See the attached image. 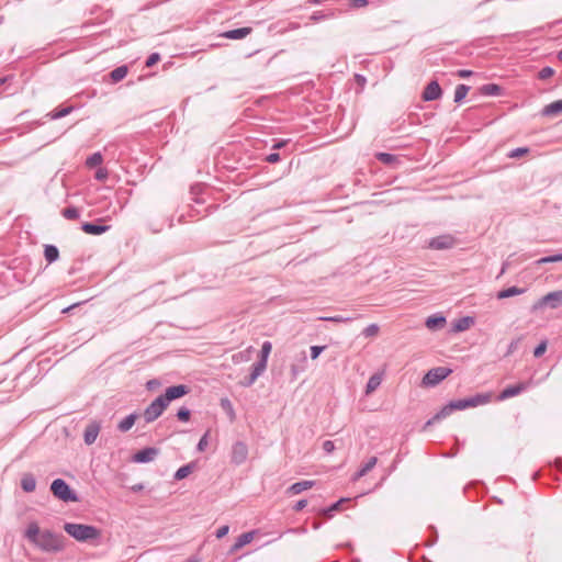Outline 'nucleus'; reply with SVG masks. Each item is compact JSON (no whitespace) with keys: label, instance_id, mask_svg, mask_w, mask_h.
I'll return each mask as SVG.
<instances>
[{"label":"nucleus","instance_id":"29","mask_svg":"<svg viewBox=\"0 0 562 562\" xmlns=\"http://www.w3.org/2000/svg\"><path fill=\"white\" fill-rule=\"evenodd\" d=\"M382 382V374L381 373H374L372 374L366 385V394L369 395L372 392H374Z\"/></svg>","mask_w":562,"mask_h":562},{"label":"nucleus","instance_id":"18","mask_svg":"<svg viewBox=\"0 0 562 562\" xmlns=\"http://www.w3.org/2000/svg\"><path fill=\"white\" fill-rule=\"evenodd\" d=\"M446 317L441 314H434L427 317L426 327L430 330H438L442 328L446 324Z\"/></svg>","mask_w":562,"mask_h":562},{"label":"nucleus","instance_id":"22","mask_svg":"<svg viewBox=\"0 0 562 562\" xmlns=\"http://www.w3.org/2000/svg\"><path fill=\"white\" fill-rule=\"evenodd\" d=\"M378 462L376 457H371L367 460L364 464L361 465V468L353 474L352 480L357 481L360 477L364 476L369 471H371Z\"/></svg>","mask_w":562,"mask_h":562},{"label":"nucleus","instance_id":"48","mask_svg":"<svg viewBox=\"0 0 562 562\" xmlns=\"http://www.w3.org/2000/svg\"><path fill=\"white\" fill-rule=\"evenodd\" d=\"M160 60V55L159 53H153L150 54L146 61H145V65L146 67H153L154 65H156L158 61Z\"/></svg>","mask_w":562,"mask_h":562},{"label":"nucleus","instance_id":"26","mask_svg":"<svg viewBox=\"0 0 562 562\" xmlns=\"http://www.w3.org/2000/svg\"><path fill=\"white\" fill-rule=\"evenodd\" d=\"M560 112H562V99L557 100V101L546 105L542 109L541 113L544 116H554V115L559 114Z\"/></svg>","mask_w":562,"mask_h":562},{"label":"nucleus","instance_id":"54","mask_svg":"<svg viewBox=\"0 0 562 562\" xmlns=\"http://www.w3.org/2000/svg\"><path fill=\"white\" fill-rule=\"evenodd\" d=\"M221 406L227 411L228 413H231L233 416H234V411H233V406H232V403L228 398H222L221 400Z\"/></svg>","mask_w":562,"mask_h":562},{"label":"nucleus","instance_id":"30","mask_svg":"<svg viewBox=\"0 0 562 562\" xmlns=\"http://www.w3.org/2000/svg\"><path fill=\"white\" fill-rule=\"evenodd\" d=\"M44 257L47 263H53L59 258V250L55 245H45Z\"/></svg>","mask_w":562,"mask_h":562},{"label":"nucleus","instance_id":"49","mask_svg":"<svg viewBox=\"0 0 562 562\" xmlns=\"http://www.w3.org/2000/svg\"><path fill=\"white\" fill-rule=\"evenodd\" d=\"M207 437H209V432H205L199 440L198 442V446H196V450L202 452L205 450L206 446H207Z\"/></svg>","mask_w":562,"mask_h":562},{"label":"nucleus","instance_id":"24","mask_svg":"<svg viewBox=\"0 0 562 562\" xmlns=\"http://www.w3.org/2000/svg\"><path fill=\"white\" fill-rule=\"evenodd\" d=\"M21 487L26 493H31L36 488V480L32 473L23 474L21 479Z\"/></svg>","mask_w":562,"mask_h":562},{"label":"nucleus","instance_id":"33","mask_svg":"<svg viewBox=\"0 0 562 562\" xmlns=\"http://www.w3.org/2000/svg\"><path fill=\"white\" fill-rule=\"evenodd\" d=\"M335 16H336L335 10H329L328 12L315 11L310 16V20L313 21V22H321L323 20L333 19Z\"/></svg>","mask_w":562,"mask_h":562},{"label":"nucleus","instance_id":"6","mask_svg":"<svg viewBox=\"0 0 562 562\" xmlns=\"http://www.w3.org/2000/svg\"><path fill=\"white\" fill-rule=\"evenodd\" d=\"M168 407L165 401L159 395L156 397L144 411V419L147 424L155 422Z\"/></svg>","mask_w":562,"mask_h":562},{"label":"nucleus","instance_id":"47","mask_svg":"<svg viewBox=\"0 0 562 562\" xmlns=\"http://www.w3.org/2000/svg\"><path fill=\"white\" fill-rule=\"evenodd\" d=\"M529 151V148L528 147H517L515 149H513L510 153H509V157L510 158H518V157H521L524 156L525 154H527Z\"/></svg>","mask_w":562,"mask_h":562},{"label":"nucleus","instance_id":"40","mask_svg":"<svg viewBox=\"0 0 562 562\" xmlns=\"http://www.w3.org/2000/svg\"><path fill=\"white\" fill-rule=\"evenodd\" d=\"M376 158L379 161L385 165H391L397 159L395 155L390 153H379L376 154Z\"/></svg>","mask_w":562,"mask_h":562},{"label":"nucleus","instance_id":"39","mask_svg":"<svg viewBox=\"0 0 562 562\" xmlns=\"http://www.w3.org/2000/svg\"><path fill=\"white\" fill-rule=\"evenodd\" d=\"M562 261V254H555L547 257H542L537 260V265H546Z\"/></svg>","mask_w":562,"mask_h":562},{"label":"nucleus","instance_id":"38","mask_svg":"<svg viewBox=\"0 0 562 562\" xmlns=\"http://www.w3.org/2000/svg\"><path fill=\"white\" fill-rule=\"evenodd\" d=\"M61 215L67 220H77L80 216V212L76 206H69L61 211Z\"/></svg>","mask_w":562,"mask_h":562},{"label":"nucleus","instance_id":"53","mask_svg":"<svg viewBox=\"0 0 562 562\" xmlns=\"http://www.w3.org/2000/svg\"><path fill=\"white\" fill-rule=\"evenodd\" d=\"M323 450L326 452V453H331L334 450H335V442L331 441V440H325L323 442Z\"/></svg>","mask_w":562,"mask_h":562},{"label":"nucleus","instance_id":"32","mask_svg":"<svg viewBox=\"0 0 562 562\" xmlns=\"http://www.w3.org/2000/svg\"><path fill=\"white\" fill-rule=\"evenodd\" d=\"M127 72H128V67L126 65H122V66L114 68L110 72L109 76H110L112 82L115 83V82L123 80L126 77Z\"/></svg>","mask_w":562,"mask_h":562},{"label":"nucleus","instance_id":"60","mask_svg":"<svg viewBox=\"0 0 562 562\" xmlns=\"http://www.w3.org/2000/svg\"><path fill=\"white\" fill-rule=\"evenodd\" d=\"M288 139H280L272 145V149L277 150L284 147L288 144Z\"/></svg>","mask_w":562,"mask_h":562},{"label":"nucleus","instance_id":"3","mask_svg":"<svg viewBox=\"0 0 562 562\" xmlns=\"http://www.w3.org/2000/svg\"><path fill=\"white\" fill-rule=\"evenodd\" d=\"M50 492L53 495L65 503L78 502L77 493L64 479H55L50 484Z\"/></svg>","mask_w":562,"mask_h":562},{"label":"nucleus","instance_id":"10","mask_svg":"<svg viewBox=\"0 0 562 562\" xmlns=\"http://www.w3.org/2000/svg\"><path fill=\"white\" fill-rule=\"evenodd\" d=\"M562 305V291L549 292L542 296L533 306V308H540L549 306L551 308H559Z\"/></svg>","mask_w":562,"mask_h":562},{"label":"nucleus","instance_id":"51","mask_svg":"<svg viewBox=\"0 0 562 562\" xmlns=\"http://www.w3.org/2000/svg\"><path fill=\"white\" fill-rule=\"evenodd\" d=\"M324 349H325L324 346H312L311 347V358L313 360L317 359Z\"/></svg>","mask_w":562,"mask_h":562},{"label":"nucleus","instance_id":"56","mask_svg":"<svg viewBox=\"0 0 562 562\" xmlns=\"http://www.w3.org/2000/svg\"><path fill=\"white\" fill-rule=\"evenodd\" d=\"M349 1H350V7L355 8V9L363 8V7L368 5V3H369L368 0H349Z\"/></svg>","mask_w":562,"mask_h":562},{"label":"nucleus","instance_id":"41","mask_svg":"<svg viewBox=\"0 0 562 562\" xmlns=\"http://www.w3.org/2000/svg\"><path fill=\"white\" fill-rule=\"evenodd\" d=\"M322 321L326 322H333V323H348L353 319V317L350 316H344V315H335V316H328V317H321Z\"/></svg>","mask_w":562,"mask_h":562},{"label":"nucleus","instance_id":"8","mask_svg":"<svg viewBox=\"0 0 562 562\" xmlns=\"http://www.w3.org/2000/svg\"><path fill=\"white\" fill-rule=\"evenodd\" d=\"M189 392L190 387L188 385L178 384L167 387L165 393L160 394V396L165 401V403L169 405L172 401L189 394Z\"/></svg>","mask_w":562,"mask_h":562},{"label":"nucleus","instance_id":"14","mask_svg":"<svg viewBox=\"0 0 562 562\" xmlns=\"http://www.w3.org/2000/svg\"><path fill=\"white\" fill-rule=\"evenodd\" d=\"M81 229L89 235H101L110 229V225L101 223V220L97 222H85L81 224Z\"/></svg>","mask_w":562,"mask_h":562},{"label":"nucleus","instance_id":"1","mask_svg":"<svg viewBox=\"0 0 562 562\" xmlns=\"http://www.w3.org/2000/svg\"><path fill=\"white\" fill-rule=\"evenodd\" d=\"M25 538L43 552L56 553L64 550V536L52 530H41L36 522H30Z\"/></svg>","mask_w":562,"mask_h":562},{"label":"nucleus","instance_id":"12","mask_svg":"<svg viewBox=\"0 0 562 562\" xmlns=\"http://www.w3.org/2000/svg\"><path fill=\"white\" fill-rule=\"evenodd\" d=\"M159 454V449L156 447H146L138 450L132 457V461L135 463H148L151 462Z\"/></svg>","mask_w":562,"mask_h":562},{"label":"nucleus","instance_id":"11","mask_svg":"<svg viewBox=\"0 0 562 562\" xmlns=\"http://www.w3.org/2000/svg\"><path fill=\"white\" fill-rule=\"evenodd\" d=\"M248 457V447L244 441H236L232 447L231 461L235 465L243 464Z\"/></svg>","mask_w":562,"mask_h":562},{"label":"nucleus","instance_id":"46","mask_svg":"<svg viewBox=\"0 0 562 562\" xmlns=\"http://www.w3.org/2000/svg\"><path fill=\"white\" fill-rule=\"evenodd\" d=\"M547 346H548L547 340H542V341H541V342H540V344H539V345L533 349V356H535L536 358L541 357V356L546 352V350H547Z\"/></svg>","mask_w":562,"mask_h":562},{"label":"nucleus","instance_id":"63","mask_svg":"<svg viewBox=\"0 0 562 562\" xmlns=\"http://www.w3.org/2000/svg\"><path fill=\"white\" fill-rule=\"evenodd\" d=\"M159 384H160L159 381L154 379V380H149L146 385H147L148 390H153L154 387L158 386Z\"/></svg>","mask_w":562,"mask_h":562},{"label":"nucleus","instance_id":"50","mask_svg":"<svg viewBox=\"0 0 562 562\" xmlns=\"http://www.w3.org/2000/svg\"><path fill=\"white\" fill-rule=\"evenodd\" d=\"M108 176H109V172L106 169L104 168H99L95 173H94V178L98 180V181H104L108 179Z\"/></svg>","mask_w":562,"mask_h":562},{"label":"nucleus","instance_id":"28","mask_svg":"<svg viewBox=\"0 0 562 562\" xmlns=\"http://www.w3.org/2000/svg\"><path fill=\"white\" fill-rule=\"evenodd\" d=\"M348 501H349V498L342 497V498L338 499L337 502L333 503L330 506L322 508L319 510V514L327 518H331L334 516V513L340 509L341 504L345 502H348Z\"/></svg>","mask_w":562,"mask_h":562},{"label":"nucleus","instance_id":"25","mask_svg":"<svg viewBox=\"0 0 562 562\" xmlns=\"http://www.w3.org/2000/svg\"><path fill=\"white\" fill-rule=\"evenodd\" d=\"M526 289L518 288V286H509L507 289H503L499 292H497L496 297L498 300L508 299L515 295H520L525 293Z\"/></svg>","mask_w":562,"mask_h":562},{"label":"nucleus","instance_id":"52","mask_svg":"<svg viewBox=\"0 0 562 562\" xmlns=\"http://www.w3.org/2000/svg\"><path fill=\"white\" fill-rule=\"evenodd\" d=\"M257 379L258 378H254L252 373L250 372L248 376L240 381V385L244 387H249L256 382Z\"/></svg>","mask_w":562,"mask_h":562},{"label":"nucleus","instance_id":"58","mask_svg":"<svg viewBox=\"0 0 562 562\" xmlns=\"http://www.w3.org/2000/svg\"><path fill=\"white\" fill-rule=\"evenodd\" d=\"M229 531V526L224 525L216 530V538L221 539L225 537Z\"/></svg>","mask_w":562,"mask_h":562},{"label":"nucleus","instance_id":"34","mask_svg":"<svg viewBox=\"0 0 562 562\" xmlns=\"http://www.w3.org/2000/svg\"><path fill=\"white\" fill-rule=\"evenodd\" d=\"M74 111V106H65L60 109H55L54 111L49 112L47 116L50 120H58L61 119L68 114H70Z\"/></svg>","mask_w":562,"mask_h":562},{"label":"nucleus","instance_id":"57","mask_svg":"<svg viewBox=\"0 0 562 562\" xmlns=\"http://www.w3.org/2000/svg\"><path fill=\"white\" fill-rule=\"evenodd\" d=\"M429 529L431 530L432 536H431L430 540L428 541L427 546L431 547L438 541V532L434 526H429Z\"/></svg>","mask_w":562,"mask_h":562},{"label":"nucleus","instance_id":"62","mask_svg":"<svg viewBox=\"0 0 562 562\" xmlns=\"http://www.w3.org/2000/svg\"><path fill=\"white\" fill-rule=\"evenodd\" d=\"M472 70H469V69H461L458 71V76L461 77V78H468L470 76H472Z\"/></svg>","mask_w":562,"mask_h":562},{"label":"nucleus","instance_id":"59","mask_svg":"<svg viewBox=\"0 0 562 562\" xmlns=\"http://www.w3.org/2000/svg\"><path fill=\"white\" fill-rule=\"evenodd\" d=\"M307 505L306 499H300L293 505V510L301 512L303 508H305Z\"/></svg>","mask_w":562,"mask_h":562},{"label":"nucleus","instance_id":"64","mask_svg":"<svg viewBox=\"0 0 562 562\" xmlns=\"http://www.w3.org/2000/svg\"><path fill=\"white\" fill-rule=\"evenodd\" d=\"M554 463L557 469L562 472V458H557Z\"/></svg>","mask_w":562,"mask_h":562},{"label":"nucleus","instance_id":"31","mask_svg":"<svg viewBox=\"0 0 562 562\" xmlns=\"http://www.w3.org/2000/svg\"><path fill=\"white\" fill-rule=\"evenodd\" d=\"M194 468H195L194 462H190L188 464L180 467L173 474V479L176 481H181V480L186 479L189 474L192 473Z\"/></svg>","mask_w":562,"mask_h":562},{"label":"nucleus","instance_id":"9","mask_svg":"<svg viewBox=\"0 0 562 562\" xmlns=\"http://www.w3.org/2000/svg\"><path fill=\"white\" fill-rule=\"evenodd\" d=\"M532 385V380L526 382H519L517 384L506 386L499 394L498 400L505 401L507 398L517 396L522 392L527 391Z\"/></svg>","mask_w":562,"mask_h":562},{"label":"nucleus","instance_id":"15","mask_svg":"<svg viewBox=\"0 0 562 562\" xmlns=\"http://www.w3.org/2000/svg\"><path fill=\"white\" fill-rule=\"evenodd\" d=\"M99 431H100V425L98 423L92 422L89 425H87L85 432H83L85 443L88 446L94 443V441L97 440V437L99 435Z\"/></svg>","mask_w":562,"mask_h":562},{"label":"nucleus","instance_id":"16","mask_svg":"<svg viewBox=\"0 0 562 562\" xmlns=\"http://www.w3.org/2000/svg\"><path fill=\"white\" fill-rule=\"evenodd\" d=\"M315 485V481L304 480L293 483L286 488L288 495H297Z\"/></svg>","mask_w":562,"mask_h":562},{"label":"nucleus","instance_id":"61","mask_svg":"<svg viewBox=\"0 0 562 562\" xmlns=\"http://www.w3.org/2000/svg\"><path fill=\"white\" fill-rule=\"evenodd\" d=\"M518 342H519V340H513V341L508 345L507 355L513 353V352L517 349V347H518Z\"/></svg>","mask_w":562,"mask_h":562},{"label":"nucleus","instance_id":"7","mask_svg":"<svg viewBox=\"0 0 562 562\" xmlns=\"http://www.w3.org/2000/svg\"><path fill=\"white\" fill-rule=\"evenodd\" d=\"M456 244L457 239L454 236L450 234H443L429 239L428 247L435 250H446L451 249Z\"/></svg>","mask_w":562,"mask_h":562},{"label":"nucleus","instance_id":"55","mask_svg":"<svg viewBox=\"0 0 562 562\" xmlns=\"http://www.w3.org/2000/svg\"><path fill=\"white\" fill-rule=\"evenodd\" d=\"M265 160L269 164H276L280 161V154L279 153H271L266 156Z\"/></svg>","mask_w":562,"mask_h":562},{"label":"nucleus","instance_id":"17","mask_svg":"<svg viewBox=\"0 0 562 562\" xmlns=\"http://www.w3.org/2000/svg\"><path fill=\"white\" fill-rule=\"evenodd\" d=\"M252 32V29L249 26L234 29L229 31H225L221 34L222 37L227 40H241L245 38Z\"/></svg>","mask_w":562,"mask_h":562},{"label":"nucleus","instance_id":"36","mask_svg":"<svg viewBox=\"0 0 562 562\" xmlns=\"http://www.w3.org/2000/svg\"><path fill=\"white\" fill-rule=\"evenodd\" d=\"M267 361L258 359L257 362H255L251 367V373L254 378H259L267 368Z\"/></svg>","mask_w":562,"mask_h":562},{"label":"nucleus","instance_id":"19","mask_svg":"<svg viewBox=\"0 0 562 562\" xmlns=\"http://www.w3.org/2000/svg\"><path fill=\"white\" fill-rule=\"evenodd\" d=\"M452 412H454V407H449V403L446 404L439 412H437L430 419L426 422L424 428H427L428 426L448 417Z\"/></svg>","mask_w":562,"mask_h":562},{"label":"nucleus","instance_id":"23","mask_svg":"<svg viewBox=\"0 0 562 562\" xmlns=\"http://www.w3.org/2000/svg\"><path fill=\"white\" fill-rule=\"evenodd\" d=\"M473 324H474L473 317H471V316L460 317L453 323L452 330L457 331V333L464 331L468 328H470V326Z\"/></svg>","mask_w":562,"mask_h":562},{"label":"nucleus","instance_id":"44","mask_svg":"<svg viewBox=\"0 0 562 562\" xmlns=\"http://www.w3.org/2000/svg\"><path fill=\"white\" fill-rule=\"evenodd\" d=\"M554 75V69L550 66H546L538 72V78L546 80Z\"/></svg>","mask_w":562,"mask_h":562},{"label":"nucleus","instance_id":"27","mask_svg":"<svg viewBox=\"0 0 562 562\" xmlns=\"http://www.w3.org/2000/svg\"><path fill=\"white\" fill-rule=\"evenodd\" d=\"M137 417H138V415L136 413H132V414L127 415L125 418H123L119 423L117 429L122 432L128 431L134 426Z\"/></svg>","mask_w":562,"mask_h":562},{"label":"nucleus","instance_id":"21","mask_svg":"<svg viewBox=\"0 0 562 562\" xmlns=\"http://www.w3.org/2000/svg\"><path fill=\"white\" fill-rule=\"evenodd\" d=\"M254 535H255V531H248V532L241 533L236 539L235 543L232 546L231 552H235V551L241 549L243 547H245L246 544L250 543L251 540L254 539Z\"/></svg>","mask_w":562,"mask_h":562},{"label":"nucleus","instance_id":"5","mask_svg":"<svg viewBox=\"0 0 562 562\" xmlns=\"http://www.w3.org/2000/svg\"><path fill=\"white\" fill-rule=\"evenodd\" d=\"M452 370L446 367L432 368L424 375L422 384L427 387L436 386L449 376Z\"/></svg>","mask_w":562,"mask_h":562},{"label":"nucleus","instance_id":"35","mask_svg":"<svg viewBox=\"0 0 562 562\" xmlns=\"http://www.w3.org/2000/svg\"><path fill=\"white\" fill-rule=\"evenodd\" d=\"M469 90H470L469 86L463 85V83L458 85L454 90V102L456 103L462 102L464 100V98L467 97Z\"/></svg>","mask_w":562,"mask_h":562},{"label":"nucleus","instance_id":"43","mask_svg":"<svg viewBox=\"0 0 562 562\" xmlns=\"http://www.w3.org/2000/svg\"><path fill=\"white\" fill-rule=\"evenodd\" d=\"M190 417H191V412L189 408L187 407H180L177 412V418L180 420V422H183V423H187L190 420Z\"/></svg>","mask_w":562,"mask_h":562},{"label":"nucleus","instance_id":"42","mask_svg":"<svg viewBox=\"0 0 562 562\" xmlns=\"http://www.w3.org/2000/svg\"><path fill=\"white\" fill-rule=\"evenodd\" d=\"M271 349H272L271 342L270 341H265L262 344V346H261L259 359L268 362V357H269V355L271 352Z\"/></svg>","mask_w":562,"mask_h":562},{"label":"nucleus","instance_id":"37","mask_svg":"<svg viewBox=\"0 0 562 562\" xmlns=\"http://www.w3.org/2000/svg\"><path fill=\"white\" fill-rule=\"evenodd\" d=\"M102 161H103V157H102L101 153L98 151L87 158L86 165L89 168H94L97 166H100L102 164Z\"/></svg>","mask_w":562,"mask_h":562},{"label":"nucleus","instance_id":"20","mask_svg":"<svg viewBox=\"0 0 562 562\" xmlns=\"http://www.w3.org/2000/svg\"><path fill=\"white\" fill-rule=\"evenodd\" d=\"M503 92V88L496 83H486L480 87V94L485 97H498Z\"/></svg>","mask_w":562,"mask_h":562},{"label":"nucleus","instance_id":"2","mask_svg":"<svg viewBox=\"0 0 562 562\" xmlns=\"http://www.w3.org/2000/svg\"><path fill=\"white\" fill-rule=\"evenodd\" d=\"M64 530L79 542L98 540L101 537V530L92 525L66 522Z\"/></svg>","mask_w":562,"mask_h":562},{"label":"nucleus","instance_id":"4","mask_svg":"<svg viewBox=\"0 0 562 562\" xmlns=\"http://www.w3.org/2000/svg\"><path fill=\"white\" fill-rule=\"evenodd\" d=\"M491 396L488 394H475L467 398L453 400L449 402V407H454V411H462L469 407H476L488 403Z\"/></svg>","mask_w":562,"mask_h":562},{"label":"nucleus","instance_id":"45","mask_svg":"<svg viewBox=\"0 0 562 562\" xmlns=\"http://www.w3.org/2000/svg\"><path fill=\"white\" fill-rule=\"evenodd\" d=\"M379 333V326L376 324H370L369 326H367L363 331H362V335L364 337H373L375 336L376 334Z\"/></svg>","mask_w":562,"mask_h":562},{"label":"nucleus","instance_id":"13","mask_svg":"<svg viewBox=\"0 0 562 562\" xmlns=\"http://www.w3.org/2000/svg\"><path fill=\"white\" fill-rule=\"evenodd\" d=\"M442 95V89L440 85L432 80L424 89L422 98L424 101H435Z\"/></svg>","mask_w":562,"mask_h":562}]
</instances>
